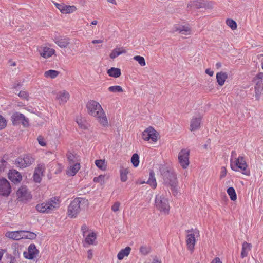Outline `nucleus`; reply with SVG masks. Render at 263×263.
Listing matches in <instances>:
<instances>
[{
  "label": "nucleus",
  "instance_id": "f257e3e1",
  "mask_svg": "<svg viewBox=\"0 0 263 263\" xmlns=\"http://www.w3.org/2000/svg\"><path fill=\"white\" fill-rule=\"evenodd\" d=\"M86 107L89 115L96 117L103 126L108 125V120L100 104L94 100L88 102Z\"/></svg>",
  "mask_w": 263,
  "mask_h": 263
},
{
  "label": "nucleus",
  "instance_id": "f03ea898",
  "mask_svg": "<svg viewBox=\"0 0 263 263\" xmlns=\"http://www.w3.org/2000/svg\"><path fill=\"white\" fill-rule=\"evenodd\" d=\"M159 170L163 176L164 183L171 187L172 194L174 196H177L178 189L177 187V181L176 174L168 170L165 165H160Z\"/></svg>",
  "mask_w": 263,
  "mask_h": 263
},
{
  "label": "nucleus",
  "instance_id": "7ed1b4c3",
  "mask_svg": "<svg viewBox=\"0 0 263 263\" xmlns=\"http://www.w3.org/2000/svg\"><path fill=\"white\" fill-rule=\"evenodd\" d=\"M60 203L59 198L52 197L44 202L37 204L36 209L40 213H50L57 210L60 206Z\"/></svg>",
  "mask_w": 263,
  "mask_h": 263
},
{
  "label": "nucleus",
  "instance_id": "20e7f679",
  "mask_svg": "<svg viewBox=\"0 0 263 263\" xmlns=\"http://www.w3.org/2000/svg\"><path fill=\"white\" fill-rule=\"evenodd\" d=\"M85 199L77 198H75L71 202L68 208L67 214L68 216L71 218H75L77 214L81 211V206L86 203Z\"/></svg>",
  "mask_w": 263,
  "mask_h": 263
},
{
  "label": "nucleus",
  "instance_id": "39448f33",
  "mask_svg": "<svg viewBox=\"0 0 263 263\" xmlns=\"http://www.w3.org/2000/svg\"><path fill=\"white\" fill-rule=\"evenodd\" d=\"M155 206L156 208L164 213H168L170 205L168 199L163 194H158L155 198Z\"/></svg>",
  "mask_w": 263,
  "mask_h": 263
},
{
  "label": "nucleus",
  "instance_id": "423d86ee",
  "mask_svg": "<svg viewBox=\"0 0 263 263\" xmlns=\"http://www.w3.org/2000/svg\"><path fill=\"white\" fill-rule=\"evenodd\" d=\"M188 233L186 235V243L187 248L191 251H193L196 242L195 236L196 234H199V231L197 229H191L186 231Z\"/></svg>",
  "mask_w": 263,
  "mask_h": 263
},
{
  "label": "nucleus",
  "instance_id": "0eeeda50",
  "mask_svg": "<svg viewBox=\"0 0 263 263\" xmlns=\"http://www.w3.org/2000/svg\"><path fill=\"white\" fill-rule=\"evenodd\" d=\"M189 156L190 151L187 149H182L178 154V162L183 169L186 168L189 165Z\"/></svg>",
  "mask_w": 263,
  "mask_h": 263
},
{
  "label": "nucleus",
  "instance_id": "6e6552de",
  "mask_svg": "<svg viewBox=\"0 0 263 263\" xmlns=\"http://www.w3.org/2000/svg\"><path fill=\"white\" fill-rule=\"evenodd\" d=\"M34 159L30 155H26L20 157L15 160V164L20 168H25L31 165Z\"/></svg>",
  "mask_w": 263,
  "mask_h": 263
},
{
  "label": "nucleus",
  "instance_id": "1a4fd4ad",
  "mask_svg": "<svg viewBox=\"0 0 263 263\" xmlns=\"http://www.w3.org/2000/svg\"><path fill=\"white\" fill-rule=\"evenodd\" d=\"M233 164L234 166H235L237 170L236 171H238L237 168H239L242 171L243 174L246 175H250V171L247 168L248 165L243 156H239L237 159L233 162Z\"/></svg>",
  "mask_w": 263,
  "mask_h": 263
},
{
  "label": "nucleus",
  "instance_id": "9d476101",
  "mask_svg": "<svg viewBox=\"0 0 263 263\" xmlns=\"http://www.w3.org/2000/svg\"><path fill=\"white\" fill-rule=\"evenodd\" d=\"M159 134L153 127H149L146 128L142 133V138L145 141L151 140L153 142H156L158 140Z\"/></svg>",
  "mask_w": 263,
  "mask_h": 263
},
{
  "label": "nucleus",
  "instance_id": "9b49d317",
  "mask_svg": "<svg viewBox=\"0 0 263 263\" xmlns=\"http://www.w3.org/2000/svg\"><path fill=\"white\" fill-rule=\"evenodd\" d=\"M12 122L14 125H17L21 123L24 126H27L29 125L28 119L18 112L14 113L12 116Z\"/></svg>",
  "mask_w": 263,
  "mask_h": 263
},
{
  "label": "nucleus",
  "instance_id": "f8f14e48",
  "mask_svg": "<svg viewBox=\"0 0 263 263\" xmlns=\"http://www.w3.org/2000/svg\"><path fill=\"white\" fill-rule=\"evenodd\" d=\"M18 199L21 201H28L32 198L30 193L26 186H22L19 188L16 193Z\"/></svg>",
  "mask_w": 263,
  "mask_h": 263
},
{
  "label": "nucleus",
  "instance_id": "ddd939ff",
  "mask_svg": "<svg viewBox=\"0 0 263 263\" xmlns=\"http://www.w3.org/2000/svg\"><path fill=\"white\" fill-rule=\"evenodd\" d=\"M11 190L9 182L4 178L0 179V194L3 196H8Z\"/></svg>",
  "mask_w": 263,
  "mask_h": 263
},
{
  "label": "nucleus",
  "instance_id": "4468645a",
  "mask_svg": "<svg viewBox=\"0 0 263 263\" xmlns=\"http://www.w3.org/2000/svg\"><path fill=\"white\" fill-rule=\"evenodd\" d=\"M45 165L43 164H40L35 169L33 174V180L35 182L40 183L42 180V176L45 171Z\"/></svg>",
  "mask_w": 263,
  "mask_h": 263
},
{
  "label": "nucleus",
  "instance_id": "2eb2a0df",
  "mask_svg": "<svg viewBox=\"0 0 263 263\" xmlns=\"http://www.w3.org/2000/svg\"><path fill=\"white\" fill-rule=\"evenodd\" d=\"M208 7H209V4L204 0L191 1L187 5V8L190 9H199Z\"/></svg>",
  "mask_w": 263,
  "mask_h": 263
},
{
  "label": "nucleus",
  "instance_id": "dca6fc26",
  "mask_svg": "<svg viewBox=\"0 0 263 263\" xmlns=\"http://www.w3.org/2000/svg\"><path fill=\"white\" fill-rule=\"evenodd\" d=\"M54 42L60 47L65 48L70 44V39L68 37L60 36L55 38Z\"/></svg>",
  "mask_w": 263,
  "mask_h": 263
},
{
  "label": "nucleus",
  "instance_id": "f3484780",
  "mask_svg": "<svg viewBox=\"0 0 263 263\" xmlns=\"http://www.w3.org/2000/svg\"><path fill=\"white\" fill-rule=\"evenodd\" d=\"M8 176L9 179L14 183L20 182L22 180L21 175L15 170H10Z\"/></svg>",
  "mask_w": 263,
  "mask_h": 263
},
{
  "label": "nucleus",
  "instance_id": "a211bd4d",
  "mask_svg": "<svg viewBox=\"0 0 263 263\" xmlns=\"http://www.w3.org/2000/svg\"><path fill=\"white\" fill-rule=\"evenodd\" d=\"M28 251V255H25V257L29 259H33L39 253V250L36 249L34 244L30 245ZM25 254L26 253H24V255H25Z\"/></svg>",
  "mask_w": 263,
  "mask_h": 263
},
{
  "label": "nucleus",
  "instance_id": "6ab92c4d",
  "mask_svg": "<svg viewBox=\"0 0 263 263\" xmlns=\"http://www.w3.org/2000/svg\"><path fill=\"white\" fill-rule=\"evenodd\" d=\"M69 93L66 90L60 91L57 93V99L59 101V103L65 104L69 99Z\"/></svg>",
  "mask_w": 263,
  "mask_h": 263
},
{
  "label": "nucleus",
  "instance_id": "aec40b11",
  "mask_svg": "<svg viewBox=\"0 0 263 263\" xmlns=\"http://www.w3.org/2000/svg\"><path fill=\"white\" fill-rule=\"evenodd\" d=\"M173 31H179L183 35L191 34V28L188 26L175 25L173 28Z\"/></svg>",
  "mask_w": 263,
  "mask_h": 263
},
{
  "label": "nucleus",
  "instance_id": "412c9836",
  "mask_svg": "<svg viewBox=\"0 0 263 263\" xmlns=\"http://www.w3.org/2000/svg\"><path fill=\"white\" fill-rule=\"evenodd\" d=\"M137 184H142L145 183H146L149 184L153 188H156L157 186V182L156 180V178L155 177V173L153 171H151L149 173V177L148 180L145 181H137Z\"/></svg>",
  "mask_w": 263,
  "mask_h": 263
},
{
  "label": "nucleus",
  "instance_id": "4be33fe9",
  "mask_svg": "<svg viewBox=\"0 0 263 263\" xmlns=\"http://www.w3.org/2000/svg\"><path fill=\"white\" fill-rule=\"evenodd\" d=\"M201 117H193L190 123L191 131H194L198 129L200 126Z\"/></svg>",
  "mask_w": 263,
  "mask_h": 263
},
{
  "label": "nucleus",
  "instance_id": "5701e85b",
  "mask_svg": "<svg viewBox=\"0 0 263 263\" xmlns=\"http://www.w3.org/2000/svg\"><path fill=\"white\" fill-rule=\"evenodd\" d=\"M23 233H24V231L8 232L6 234V236L10 239L17 240L22 239Z\"/></svg>",
  "mask_w": 263,
  "mask_h": 263
},
{
  "label": "nucleus",
  "instance_id": "b1692460",
  "mask_svg": "<svg viewBox=\"0 0 263 263\" xmlns=\"http://www.w3.org/2000/svg\"><path fill=\"white\" fill-rule=\"evenodd\" d=\"M263 90V83L261 81H257L256 82V85L255 86V97L256 100L259 99V96Z\"/></svg>",
  "mask_w": 263,
  "mask_h": 263
},
{
  "label": "nucleus",
  "instance_id": "393cba45",
  "mask_svg": "<svg viewBox=\"0 0 263 263\" xmlns=\"http://www.w3.org/2000/svg\"><path fill=\"white\" fill-rule=\"evenodd\" d=\"M228 75L226 72H220L216 74L217 82L220 86H222L226 80L227 79Z\"/></svg>",
  "mask_w": 263,
  "mask_h": 263
},
{
  "label": "nucleus",
  "instance_id": "a878e982",
  "mask_svg": "<svg viewBox=\"0 0 263 263\" xmlns=\"http://www.w3.org/2000/svg\"><path fill=\"white\" fill-rule=\"evenodd\" d=\"M252 245L251 243L244 242L242 244V251L241 253V257L243 258L247 256L248 252L251 250Z\"/></svg>",
  "mask_w": 263,
  "mask_h": 263
},
{
  "label": "nucleus",
  "instance_id": "bb28decb",
  "mask_svg": "<svg viewBox=\"0 0 263 263\" xmlns=\"http://www.w3.org/2000/svg\"><path fill=\"white\" fill-rule=\"evenodd\" d=\"M80 168V165L76 163L73 165H71L67 171V174L69 176H74Z\"/></svg>",
  "mask_w": 263,
  "mask_h": 263
},
{
  "label": "nucleus",
  "instance_id": "cd10ccee",
  "mask_svg": "<svg viewBox=\"0 0 263 263\" xmlns=\"http://www.w3.org/2000/svg\"><path fill=\"white\" fill-rule=\"evenodd\" d=\"M55 52V50L52 48L44 47L43 51L40 53L42 57L45 58H48L51 57Z\"/></svg>",
  "mask_w": 263,
  "mask_h": 263
},
{
  "label": "nucleus",
  "instance_id": "c85d7f7f",
  "mask_svg": "<svg viewBox=\"0 0 263 263\" xmlns=\"http://www.w3.org/2000/svg\"><path fill=\"white\" fill-rule=\"evenodd\" d=\"M126 50L123 48H116L114 49L110 54V58L114 59L120 54L126 53Z\"/></svg>",
  "mask_w": 263,
  "mask_h": 263
},
{
  "label": "nucleus",
  "instance_id": "c756f323",
  "mask_svg": "<svg viewBox=\"0 0 263 263\" xmlns=\"http://www.w3.org/2000/svg\"><path fill=\"white\" fill-rule=\"evenodd\" d=\"M131 248L127 247L125 249L121 250L118 254L117 257L119 260H122L124 257L127 256L130 252Z\"/></svg>",
  "mask_w": 263,
  "mask_h": 263
},
{
  "label": "nucleus",
  "instance_id": "7c9ffc66",
  "mask_svg": "<svg viewBox=\"0 0 263 263\" xmlns=\"http://www.w3.org/2000/svg\"><path fill=\"white\" fill-rule=\"evenodd\" d=\"M107 73L110 77L118 78L121 76V70L119 68L111 67L107 70Z\"/></svg>",
  "mask_w": 263,
  "mask_h": 263
},
{
  "label": "nucleus",
  "instance_id": "2f4dec72",
  "mask_svg": "<svg viewBox=\"0 0 263 263\" xmlns=\"http://www.w3.org/2000/svg\"><path fill=\"white\" fill-rule=\"evenodd\" d=\"M59 74V72L57 70H49L44 72V77L46 78L54 79Z\"/></svg>",
  "mask_w": 263,
  "mask_h": 263
},
{
  "label": "nucleus",
  "instance_id": "473e14b6",
  "mask_svg": "<svg viewBox=\"0 0 263 263\" xmlns=\"http://www.w3.org/2000/svg\"><path fill=\"white\" fill-rule=\"evenodd\" d=\"M120 178L122 182H125L127 181L128 178H127V174L129 173V168H123L122 167L120 169Z\"/></svg>",
  "mask_w": 263,
  "mask_h": 263
},
{
  "label": "nucleus",
  "instance_id": "72a5a7b5",
  "mask_svg": "<svg viewBox=\"0 0 263 263\" xmlns=\"http://www.w3.org/2000/svg\"><path fill=\"white\" fill-rule=\"evenodd\" d=\"M36 235L34 233L24 231V233H22V239L26 238L30 239H34L36 238Z\"/></svg>",
  "mask_w": 263,
  "mask_h": 263
},
{
  "label": "nucleus",
  "instance_id": "f704fd0d",
  "mask_svg": "<svg viewBox=\"0 0 263 263\" xmlns=\"http://www.w3.org/2000/svg\"><path fill=\"white\" fill-rule=\"evenodd\" d=\"M76 7L74 6H67L64 4L62 13L65 14L70 13L76 11Z\"/></svg>",
  "mask_w": 263,
  "mask_h": 263
},
{
  "label": "nucleus",
  "instance_id": "c9c22d12",
  "mask_svg": "<svg viewBox=\"0 0 263 263\" xmlns=\"http://www.w3.org/2000/svg\"><path fill=\"white\" fill-rule=\"evenodd\" d=\"M96 234L93 232L89 233L85 238V242L89 244H93L95 240L96 239Z\"/></svg>",
  "mask_w": 263,
  "mask_h": 263
},
{
  "label": "nucleus",
  "instance_id": "e433bc0d",
  "mask_svg": "<svg viewBox=\"0 0 263 263\" xmlns=\"http://www.w3.org/2000/svg\"><path fill=\"white\" fill-rule=\"evenodd\" d=\"M227 193L232 201H235L236 200L237 195L233 187H230L227 189Z\"/></svg>",
  "mask_w": 263,
  "mask_h": 263
},
{
  "label": "nucleus",
  "instance_id": "4c0bfd02",
  "mask_svg": "<svg viewBox=\"0 0 263 263\" xmlns=\"http://www.w3.org/2000/svg\"><path fill=\"white\" fill-rule=\"evenodd\" d=\"M95 164L96 166L102 170H105L106 169V165L105 164V160H96L95 161Z\"/></svg>",
  "mask_w": 263,
  "mask_h": 263
},
{
  "label": "nucleus",
  "instance_id": "58836bf2",
  "mask_svg": "<svg viewBox=\"0 0 263 263\" xmlns=\"http://www.w3.org/2000/svg\"><path fill=\"white\" fill-rule=\"evenodd\" d=\"M236 153L235 151H232L231 153V168L234 171H236L237 170L235 166H234L233 162L236 160L237 158H236Z\"/></svg>",
  "mask_w": 263,
  "mask_h": 263
},
{
  "label": "nucleus",
  "instance_id": "ea45409f",
  "mask_svg": "<svg viewBox=\"0 0 263 263\" xmlns=\"http://www.w3.org/2000/svg\"><path fill=\"white\" fill-rule=\"evenodd\" d=\"M131 162L135 167L138 166L139 163V156L137 154H134L131 158Z\"/></svg>",
  "mask_w": 263,
  "mask_h": 263
},
{
  "label": "nucleus",
  "instance_id": "a19ab883",
  "mask_svg": "<svg viewBox=\"0 0 263 263\" xmlns=\"http://www.w3.org/2000/svg\"><path fill=\"white\" fill-rule=\"evenodd\" d=\"M108 90L111 92H123V89L120 86H113L108 88Z\"/></svg>",
  "mask_w": 263,
  "mask_h": 263
},
{
  "label": "nucleus",
  "instance_id": "79ce46f5",
  "mask_svg": "<svg viewBox=\"0 0 263 263\" xmlns=\"http://www.w3.org/2000/svg\"><path fill=\"white\" fill-rule=\"evenodd\" d=\"M133 59L137 61L141 66H144L146 65L145 59L143 57L136 55L135 56Z\"/></svg>",
  "mask_w": 263,
  "mask_h": 263
},
{
  "label": "nucleus",
  "instance_id": "37998d69",
  "mask_svg": "<svg viewBox=\"0 0 263 263\" xmlns=\"http://www.w3.org/2000/svg\"><path fill=\"white\" fill-rule=\"evenodd\" d=\"M226 23L232 30H235L237 28V25L236 23L232 19H228Z\"/></svg>",
  "mask_w": 263,
  "mask_h": 263
},
{
  "label": "nucleus",
  "instance_id": "c03bdc74",
  "mask_svg": "<svg viewBox=\"0 0 263 263\" xmlns=\"http://www.w3.org/2000/svg\"><path fill=\"white\" fill-rule=\"evenodd\" d=\"M140 251L143 255H147L151 251V248L147 246H142L140 248Z\"/></svg>",
  "mask_w": 263,
  "mask_h": 263
},
{
  "label": "nucleus",
  "instance_id": "a18cd8bd",
  "mask_svg": "<svg viewBox=\"0 0 263 263\" xmlns=\"http://www.w3.org/2000/svg\"><path fill=\"white\" fill-rule=\"evenodd\" d=\"M104 178L105 176L101 175L97 177H95L93 178V181L95 182L99 183L101 184H103L104 183Z\"/></svg>",
  "mask_w": 263,
  "mask_h": 263
},
{
  "label": "nucleus",
  "instance_id": "49530a36",
  "mask_svg": "<svg viewBox=\"0 0 263 263\" xmlns=\"http://www.w3.org/2000/svg\"><path fill=\"white\" fill-rule=\"evenodd\" d=\"M76 122L79 126L82 128L85 129L87 128V126L84 123L82 118L81 117H77L76 119Z\"/></svg>",
  "mask_w": 263,
  "mask_h": 263
},
{
  "label": "nucleus",
  "instance_id": "de8ad7c7",
  "mask_svg": "<svg viewBox=\"0 0 263 263\" xmlns=\"http://www.w3.org/2000/svg\"><path fill=\"white\" fill-rule=\"evenodd\" d=\"M7 125V121L4 117L0 115V130L6 127Z\"/></svg>",
  "mask_w": 263,
  "mask_h": 263
},
{
  "label": "nucleus",
  "instance_id": "09e8293b",
  "mask_svg": "<svg viewBox=\"0 0 263 263\" xmlns=\"http://www.w3.org/2000/svg\"><path fill=\"white\" fill-rule=\"evenodd\" d=\"M37 141L40 145L42 146H45L46 145V143L45 142L44 138L42 136H39L37 137Z\"/></svg>",
  "mask_w": 263,
  "mask_h": 263
},
{
  "label": "nucleus",
  "instance_id": "8fccbe9b",
  "mask_svg": "<svg viewBox=\"0 0 263 263\" xmlns=\"http://www.w3.org/2000/svg\"><path fill=\"white\" fill-rule=\"evenodd\" d=\"M120 203L119 202H115L114 205L111 206V210L114 212H118L119 210Z\"/></svg>",
  "mask_w": 263,
  "mask_h": 263
},
{
  "label": "nucleus",
  "instance_id": "3c124183",
  "mask_svg": "<svg viewBox=\"0 0 263 263\" xmlns=\"http://www.w3.org/2000/svg\"><path fill=\"white\" fill-rule=\"evenodd\" d=\"M67 159L70 163H73L74 162V156L71 153H68L67 154Z\"/></svg>",
  "mask_w": 263,
  "mask_h": 263
},
{
  "label": "nucleus",
  "instance_id": "603ef678",
  "mask_svg": "<svg viewBox=\"0 0 263 263\" xmlns=\"http://www.w3.org/2000/svg\"><path fill=\"white\" fill-rule=\"evenodd\" d=\"M262 80H263V73L261 72L258 73L255 78H254V81H261L262 82Z\"/></svg>",
  "mask_w": 263,
  "mask_h": 263
},
{
  "label": "nucleus",
  "instance_id": "864d4df0",
  "mask_svg": "<svg viewBox=\"0 0 263 263\" xmlns=\"http://www.w3.org/2000/svg\"><path fill=\"white\" fill-rule=\"evenodd\" d=\"M81 230L83 232V236H84L85 233L88 231V228L85 224H84L81 227Z\"/></svg>",
  "mask_w": 263,
  "mask_h": 263
},
{
  "label": "nucleus",
  "instance_id": "5fc2aeb1",
  "mask_svg": "<svg viewBox=\"0 0 263 263\" xmlns=\"http://www.w3.org/2000/svg\"><path fill=\"white\" fill-rule=\"evenodd\" d=\"M18 96L23 99H27L28 96L26 92L24 91H21L18 93Z\"/></svg>",
  "mask_w": 263,
  "mask_h": 263
},
{
  "label": "nucleus",
  "instance_id": "6e6d98bb",
  "mask_svg": "<svg viewBox=\"0 0 263 263\" xmlns=\"http://www.w3.org/2000/svg\"><path fill=\"white\" fill-rule=\"evenodd\" d=\"M226 174H227L226 168L224 167H222L221 171L220 172V178H222L225 177Z\"/></svg>",
  "mask_w": 263,
  "mask_h": 263
},
{
  "label": "nucleus",
  "instance_id": "4d7b16f0",
  "mask_svg": "<svg viewBox=\"0 0 263 263\" xmlns=\"http://www.w3.org/2000/svg\"><path fill=\"white\" fill-rule=\"evenodd\" d=\"M54 5H55L56 7L62 12L64 4L55 3Z\"/></svg>",
  "mask_w": 263,
  "mask_h": 263
},
{
  "label": "nucleus",
  "instance_id": "13d9d810",
  "mask_svg": "<svg viewBox=\"0 0 263 263\" xmlns=\"http://www.w3.org/2000/svg\"><path fill=\"white\" fill-rule=\"evenodd\" d=\"M93 253L92 250H89L87 251V257L89 259H91L92 257Z\"/></svg>",
  "mask_w": 263,
  "mask_h": 263
},
{
  "label": "nucleus",
  "instance_id": "bf43d9fd",
  "mask_svg": "<svg viewBox=\"0 0 263 263\" xmlns=\"http://www.w3.org/2000/svg\"><path fill=\"white\" fill-rule=\"evenodd\" d=\"M205 73L210 76H213L214 74V72L210 69H206L205 70Z\"/></svg>",
  "mask_w": 263,
  "mask_h": 263
},
{
  "label": "nucleus",
  "instance_id": "052dcab7",
  "mask_svg": "<svg viewBox=\"0 0 263 263\" xmlns=\"http://www.w3.org/2000/svg\"><path fill=\"white\" fill-rule=\"evenodd\" d=\"M258 58L262 64V68H263V54H260L258 55Z\"/></svg>",
  "mask_w": 263,
  "mask_h": 263
},
{
  "label": "nucleus",
  "instance_id": "680f3d73",
  "mask_svg": "<svg viewBox=\"0 0 263 263\" xmlns=\"http://www.w3.org/2000/svg\"><path fill=\"white\" fill-rule=\"evenodd\" d=\"M211 263H222V262L220 261L219 258L216 257L214 260H213Z\"/></svg>",
  "mask_w": 263,
  "mask_h": 263
},
{
  "label": "nucleus",
  "instance_id": "e2e57ef3",
  "mask_svg": "<svg viewBox=\"0 0 263 263\" xmlns=\"http://www.w3.org/2000/svg\"><path fill=\"white\" fill-rule=\"evenodd\" d=\"M103 41L102 40H94L92 41L93 44H99L103 43Z\"/></svg>",
  "mask_w": 263,
  "mask_h": 263
},
{
  "label": "nucleus",
  "instance_id": "0e129e2a",
  "mask_svg": "<svg viewBox=\"0 0 263 263\" xmlns=\"http://www.w3.org/2000/svg\"><path fill=\"white\" fill-rule=\"evenodd\" d=\"M152 263H161V261L156 257L153 259Z\"/></svg>",
  "mask_w": 263,
  "mask_h": 263
},
{
  "label": "nucleus",
  "instance_id": "69168bd1",
  "mask_svg": "<svg viewBox=\"0 0 263 263\" xmlns=\"http://www.w3.org/2000/svg\"><path fill=\"white\" fill-rule=\"evenodd\" d=\"M221 66V64L220 62H218L216 64V67L217 68H219Z\"/></svg>",
  "mask_w": 263,
  "mask_h": 263
},
{
  "label": "nucleus",
  "instance_id": "338daca9",
  "mask_svg": "<svg viewBox=\"0 0 263 263\" xmlns=\"http://www.w3.org/2000/svg\"><path fill=\"white\" fill-rule=\"evenodd\" d=\"M108 2L114 4H116V2L115 0H107Z\"/></svg>",
  "mask_w": 263,
  "mask_h": 263
},
{
  "label": "nucleus",
  "instance_id": "774afa93",
  "mask_svg": "<svg viewBox=\"0 0 263 263\" xmlns=\"http://www.w3.org/2000/svg\"><path fill=\"white\" fill-rule=\"evenodd\" d=\"M98 22L96 20H94L91 22L92 25H97Z\"/></svg>",
  "mask_w": 263,
  "mask_h": 263
}]
</instances>
